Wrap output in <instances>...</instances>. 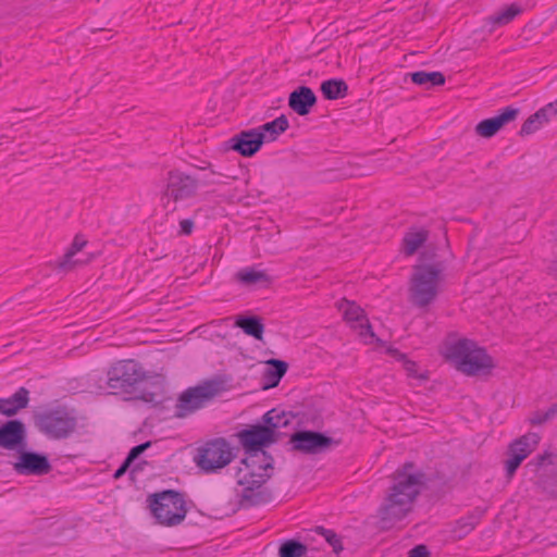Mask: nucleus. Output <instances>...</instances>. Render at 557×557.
Wrapping results in <instances>:
<instances>
[{"mask_svg": "<svg viewBox=\"0 0 557 557\" xmlns=\"http://www.w3.org/2000/svg\"><path fill=\"white\" fill-rule=\"evenodd\" d=\"M393 481L377 510L382 529L392 528L411 511L416 498L428 483V476L413 462L407 461L394 472Z\"/></svg>", "mask_w": 557, "mask_h": 557, "instance_id": "obj_1", "label": "nucleus"}, {"mask_svg": "<svg viewBox=\"0 0 557 557\" xmlns=\"http://www.w3.org/2000/svg\"><path fill=\"white\" fill-rule=\"evenodd\" d=\"M421 260L432 261L431 263H420L413 267L410 280L409 296L410 301L424 308L435 300L438 294V283L445 271V262L434 260L428 251L421 253Z\"/></svg>", "mask_w": 557, "mask_h": 557, "instance_id": "obj_2", "label": "nucleus"}, {"mask_svg": "<svg viewBox=\"0 0 557 557\" xmlns=\"http://www.w3.org/2000/svg\"><path fill=\"white\" fill-rule=\"evenodd\" d=\"M446 359L451 361L458 371L467 375L487 373L494 368L493 359L486 350L467 338L449 345L446 350Z\"/></svg>", "mask_w": 557, "mask_h": 557, "instance_id": "obj_3", "label": "nucleus"}, {"mask_svg": "<svg viewBox=\"0 0 557 557\" xmlns=\"http://www.w3.org/2000/svg\"><path fill=\"white\" fill-rule=\"evenodd\" d=\"M238 438L248 454L247 459L251 460L253 466L257 465L258 469L263 471L273 469V457L264 450L265 447L276 443L272 429H269L263 422L262 424H255L240 431Z\"/></svg>", "mask_w": 557, "mask_h": 557, "instance_id": "obj_4", "label": "nucleus"}, {"mask_svg": "<svg viewBox=\"0 0 557 557\" xmlns=\"http://www.w3.org/2000/svg\"><path fill=\"white\" fill-rule=\"evenodd\" d=\"M147 502L157 522L164 527L181 524L187 513L184 494L174 490H164L148 496Z\"/></svg>", "mask_w": 557, "mask_h": 557, "instance_id": "obj_5", "label": "nucleus"}, {"mask_svg": "<svg viewBox=\"0 0 557 557\" xmlns=\"http://www.w3.org/2000/svg\"><path fill=\"white\" fill-rule=\"evenodd\" d=\"M34 423L49 438L63 440L75 432L77 419L65 406H58L36 412Z\"/></svg>", "mask_w": 557, "mask_h": 557, "instance_id": "obj_6", "label": "nucleus"}, {"mask_svg": "<svg viewBox=\"0 0 557 557\" xmlns=\"http://www.w3.org/2000/svg\"><path fill=\"white\" fill-rule=\"evenodd\" d=\"M222 383L219 381H206L202 384L188 387L177 398L174 416L176 418H186L197 410L206 407L221 392Z\"/></svg>", "mask_w": 557, "mask_h": 557, "instance_id": "obj_7", "label": "nucleus"}, {"mask_svg": "<svg viewBox=\"0 0 557 557\" xmlns=\"http://www.w3.org/2000/svg\"><path fill=\"white\" fill-rule=\"evenodd\" d=\"M243 463H245V469L238 468L235 473L237 484L243 486L240 503L247 506L269 503L272 499V494L267 488H262V485L271 478V474L256 473L253 469H250L248 459H244Z\"/></svg>", "mask_w": 557, "mask_h": 557, "instance_id": "obj_8", "label": "nucleus"}, {"mask_svg": "<svg viewBox=\"0 0 557 557\" xmlns=\"http://www.w3.org/2000/svg\"><path fill=\"white\" fill-rule=\"evenodd\" d=\"M107 384L112 389L132 394L139 389L147 374L140 363L135 360H120L107 372Z\"/></svg>", "mask_w": 557, "mask_h": 557, "instance_id": "obj_9", "label": "nucleus"}, {"mask_svg": "<svg viewBox=\"0 0 557 557\" xmlns=\"http://www.w3.org/2000/svg\"><path fill=\"white\" fill-rule=\"evenodd\" d=\"M194 459L205 472H215L232 461V448L225 438H214L199 447Z\"/></svg>", "mask_w": 557, "mask_h": 557, "instance_id": "obj_10", "label": "nucleus"}, {"mask_svg": "<svg viewBox=\"0 0 557 557\" xmlns=\"http://www.w3.org/2000/svg\"><path fill=\"white\" fill-rule=\"evenodd\" d=\"M525 469L534 473L536 484L548 495L557 498V456L545 451L530 460Z\"/></svg>", "mask_w": 557, "mask_h": 557, "instance_id": "obj_11", "label": "nucleus"}, {"mask_svg": "<svg viewBox=\"0 0 557 557\" xmlns=\"http://www.w3.org/2000/svg\"><path fill=\"white\" fill-rule=\"evenodd\" d=\"M292 449L307 455H317L327 450L335 442L332 437L317 431L300 430L289 437Z\"/></svg>", "mask_w": 557, "mask_h": 557, "instance_id": "obj_12", "label": "nucleus"}, {"mask_svg": "<svg viewBox=\"0 0 557 557\" xmlns=\"http://www.w3.org/2000/svg\"><path fill=\"white\" fill-rule=\"evenodd\" d=\"M198 189V181L178 170L170 171L164 196L175 202L194 197Z\"/></svg>", "mask_w": 557, "mask_h": 557, "instance_id": "obj_13", "label": "nucleus"}, {"mask_svg": "<svg viewBox=\"0 0 557 557\" xmlns=\"http://www.w3.org/2000/svg\"><path fill=\"white\" fill-rule=\"evenodd\" d=\"M52 467L46 455L35 451H21L14 470L23 475H42L51 471Z\"/></svg>", "mask_w": 557, "mask_h": 557, "instance_id": "obj_14", "label": "nucleus"}, {"mask_svg": "<svg viewBox=\"0 0 557 557\" xmlns=\"http://www.w3.org/2000/svg\"><path fill=\"white\" fill-rule=\"evenodd\" d=\"M231 148L240 156L249 158L255 156L263 145V137L258 128L242 131L231 138Z\"/></svg>", "mask_w": 557, "mask_h": 557, "instance_id": "obj_15", "label": "nucleus"}, {"mask_svg": "<svg viewBox=\"0 0 557 557\" xmlns=\"http://www.w3.org/2000/svg\"><path fill=\"white\" fill-rule=\"evenodd\" d=\"M519 112L520 110L517 108L506 107L499 112V114L481 121L475 126V132L483 138H491L505 125L515 121Z\"/></svg>", "mask_w": 557, "mask_h": 557, "instance_id": "obj_16", "label": "nucleus"}, {"mask_svg": "<svg viewBox=\"0 0 557 557\" xmlns=\"http://www.w3.org/2000/svg\"><path fill=\"white\" fill-rule=\"evenodd\" d=\"M318 98L308 86H299L288 96V107L300 116L309 114Z\"/></svg>", "mask_w": 557, "mask_h": 557, "instance_id": "obj_17", "label": "nucleus"}, {"mask_svg": "<svg viewBox=\"0 0 557 557\" xmlns=\"http://www.w3.org/2000/svg\"><path fill=\"white\" fill-rule=\"evenodd\" d=\"M25 425L20 420H9L0 426V447L14 449L25 440Z\"/></svg>", "mask_w": 557, "mask_h": 557, "instance_id": "obj_18", "label": "nucleus"}, {"mask_svg": "<svg viewBox=\"0 0 557 557\" xmlns=\"http://www.w3.org/2000/svg\"><path fill=\"white\" fill-rule=\"evenodd\" d=\"M295 419V414L292 412H286L284 410H280L273 408L267 411L262 416V422L269 426V429L273 430V437L276 438V442L286 433L282 432V429L289 426Z\"/></svg>", "mask_w": 557, "mask_h": 557, "instance_id": "obj_19", "label": "nucleus"}, {"mask_svg": "<svg viewBox=\"0 0 557 557\" xmlns=\"http://www.w3.org/2000/svg\"><path fill=\"white\" fill-rule=\"evenodd\" d=\"M268 368L263 372V389L276 387L288 370L287 362L280 359H269Z\"/></svg>", "mask_w": 557, "mask_h": 557, "instance_id": "obj_20", "label": "nucleus"}, {"mask_svg": "<svg viewBox=\"0 0 557 557\" xmlns=\"http://www.w3.org/2000/svg\"><path fill=\"white\" fill-rule=\"evenodd\" d=\"M28 395L27 388L20 387L11 397L0 398V413L11 417L20 409L26 408L29 401Z\"/></svg>", "mask_w": 557, "mask_h": 557, "instance_id": "obj_21", "label": "nucleus"}, {"mask_svg": "<svg viewBox=\"0 0 557 557\" xmlns=\"http://www.w3.org/2000/svg\"><path fill=\"white\" fill-rule=\"evenodd\" d=\"M289 126L288 119L282 114L278 117L274 119L271 122H267L259 127V134L263 137L264 143H271L278 138L281 134H283Z\"/></svg>", "mask_w": 557, "mask_h": 557, "instance_id": "obj_22", "label": "nucleus"}, {"mask_svg": "<svg viewBox=\"0 0 557 557\" xmlns=\"http://www.w3.org/2000/svg\"><path fill=\"white\" fill-rule=\"evenodd\" d=\"M236 278L245 286H269L272 283V278L265 271L255 268L242 269L236 273Z\"/></svg>", "mask_w": 557, "mask_h": 557, "instance_id": "obj_23", "label": "nucleus"}, {"mask_svg": "<svg viewBox=\"0 0 557 557\" xmlns=\"http://www.w3.org/2000/svg\"><path fill=\"white\" fill-rule=\"evenodd\" d=\"M407 77H409L413 84L424 89H431L445 84V76L441 72L417 71L408 73Z\"/></svg>", "mask_w": 557, "mask_h": 557, "instance_id": "obj_24", "label": "nucleus"}, {"mask_svg": "<svg viewBox=\"0 0 557 557\" xmlns=\"http://www.w3.org/2000/svg\"><path fill=\"white\" fill-rule=\"evenodd\" d=\"M484 511L476 508L472 512H470L468 516L462 517L455 521L454 527L451 529V532L454 533L455 537L462 539L466 535H468L474 527L479 523L483 516Z\"/></svg>", "mask_w": 557, "mask_h": 557, "instance_id": "obj_25", "label": "nucleus"}, {"mask_svg": "<svg viewBox=\"0 0 557 557\" xmlns=\"http://www.w3.org/2000/svg\"><path fill=\"white\" fill-rule=\"evenodd\" d=\"M320 91L326 100L342 99L348 94V85L342 78H331L322 82Z\"/></svg>", "mask_w": 557, "mask_h": 557, "instance_id": "obj_26", "label": "nucleus"}, {"mask_svg": "<svg viewBox=\"0 0 557 557\" xmlns=\"http://www.w3.org/2000/svg\"><path fill=\"white\" fill-rule=\"evenodd\" d=\"M429 231L424 228L412 230L405 234L403 238V251L406 256L414 255L419 248L428 240Z\"/></svg>", "mask_w": 557, "mask_h": 557, "instance_id": "obj_27", "label": "nucleus"}, {"mask_svg": "<svg viewBox=\"0 0 557 557\" xmlns=\"http://www.w3.org/2000/svg\"><path fill=\"white\" fill-rule=\"evenodd\" d=\"M540 441L536 433H528L509 445L507 454L522 455L523 460L532 453Z\"/></svg>", "mask_w": 557, "mask_h": 557, "instance_id": "obj_28", "label": "nucleus"}, {"mask_svg": "<svg viewBox=\"0 0 557 557\" xmlns=\"http://www.w3.org/2000/svg\"><path fill=\"white\" fill-rule=\"evenodd\" d=\"M236 326L243 330V332L256 339H262L264 325L261 318L257 315H244L236 320Z\"/></svg>", "mask_w": 557, "mask_h": 557, "instance_id": "obj_29", "label": "nucleus"}, {"mask_svg": "<svg viewBox=\"0 0 557 557\" xmlns=\"http://www.w3.org/2000/svg\"><path fill=\"white\" fill-rule=\"evenodd\" d=\"M86 243L87 242L85 239L81 238L79 236H76L71 247L63 255L62 259L58 262V268L65 272L72 270L74 265L78 263V260H73V257L83 249Z\"/></svg>", "mask_w": 557, "mask_h": 557, "instance_id": "obj_30", "label": "nucleus"}, {"mask_svg": "<svg viewBox=\"0 0 557 557\" xmlns=\"http://www.w3.org/2000/svg\"><path fill=\"white\" fill-rule=\"evenodd\" d=\"M338 309L343 312L344 320L347 322H360L366 318L364 310L355 301L346 298L339 300Z\"/></svg>", "mask_w": 557, "mask_h": 557, "instance_id": "obj_31", "label": "nucleus"}, {"mask_svg": "<svg viewBox=\"0 0 557 557\" xmlns=\"http://www.w3.org/2000/svg\"><path fill=\"white\" fill-rule=\"evenodd\" d=\"M521 8L515 3L504 10L496 12L487 17V22L494 26H504L509 24L517 15L521 13Z\"/></svg>", "mask_w": 557, "mask_h": 557, "instance_id": "obj_32", "label": "nucleus"}, {"mask_svg": "<svg viewBox=\"0 0 557 557\" xmlns=\"http://www.w3.org/2000/svg\"><path fill=\"white\" fill-rule=\"evenodd\" d=\"M307 545L298 540L292 539L283 542L278 547L280 557H302L307 554Z\"/></svg>", "mask_w": 557, "mask_h": 557, "instance_id": "obj_33", "label": "nucleus"}, {"mask_svg": "<svg viewBox=\"0 0 557 557\" xmlns=\"http://www.w3.org/2000/svg\"><path fill=\"white\" fill-rule=\"evenodd\" d=\"M314 532L325 539L336 555H338L344 549L341 536L337 535L333 530L325 529L323 527H315Z\"/></svg>", "mask_w": 557, "mask_h": 557, "instance_id": "obj_34", "label": "nucleus"}, {"mask_svg": "<svg viewBox=\"0 0 557 557\" xmlns=\"http://www.w3.org/2000/svg\"><path fill=\"white\" fill-rule=\"evenodd\" d=\"M557 115V101L550 102L546 104L545 107L537 110L534 114H532V117L536 120V123L541 126L545 123L549 122L554 116Z\"/></svg>", "mask_w": 557, "mask_h": 557, "instance_id": "obj_35", "label": "nucleus"}, {"mask_svg": "<svg viewBox=\"0 0 557 557\" xmlns=\"http://www.w3.org/2000/svg\"><path fill=\"white\" fill-rule=\"evenodd\" d=\"M557 414V404H554L549 409L544 412L536 411L530 417L529 421L532 425L543 424Z\"/></svg>", "mask_w": 557, "mask_h": 557, "instance_id": "obj_36", "label": "nucleus"}, {"mask_svg": "<svg viewBox=\"0 0 557 557\" xmlns=\"http://www.w3.org/2000/svg\"><path fill=\"white\" fill-rule=\"evenodd\" d=\"M522 461V455L508 454V459L505 461L506 475L508 479L513 476Z\"/></svg>", "mask_w": 557, "mask_h": 557, "instance_id": "obj_37", "label": "nucleus"}, {"mask_svg": "<svg viewBox=\"0 0 557 557\" xmlns=\"http://www.w3.org/2000/svg\"><path fill=\"white\" fill-rule=\"evenodd\" d=\"M151 446V442H145L131 448L126 456V460L134 462L141 454H144Z\"/></svg>", "mask_w": 557, "mask_h": 557, "instance_id": "obj_38", "label": "nucleus"}, {"mask_svg": "<svg viewBox=\"0 0 557 557\" xmlns=\"http://www.w3.org/2000/svg\"><path fill=\"white\" fill-rule=\"evenodd\" d=\"M540 127H541V125L536 123V120H534V117H532V115H530L522 124V126L519 131V135L520 136L531 135L534 132H536Z\"/></svg>", "mask_w": 557, "mask_h": 557, "instance_id": "obj_39", "label": "nucleus"}, {"mask_svg": "<svg viewBox=\"0 0 557 557\" xmlns=\"http://www.w3.org/2000/svg\"><path fill=\"white\" fill-rule=\"evenodd\" d=\"M358 329H359V336L367 339L368 337L370 338H375V334L372 330V326L369 322V320L367 319V317L363 319V321H360L358 322Z\"/></svg>", "mask_w": 557, "mask_h": 557, "instance_id": "obj_40", "label": "nucleus"}, {"mask_svg": "<svg viewBox=\"0 0 557 557\" xmlns=\"http://www.w3.org/2000/svg\"><path fill=\"white\" fill-rule=\"evenodd\" d=\"M430 555L429 548L423 544L414 546L408 553V557H430Z\"/></svg>", "mask_w": 557, "mask_h": 557, "instance_id": "obj_41", "label": "nucleus"}, {"mask_svg": "<svg viewBox=\"0 0 557 557\" xmlns=\"http://www.w3.org/2000/svg\"><path fill=\"white\" fill-rule=\"evenodd\" d=\"M405 370L407 371V373L410 375V376H413V377H419L421 380H426V376L425 375H418L417 374V363L411 361V360H405Z\"/></svg>", "mask_w": 557, "mask_h": 557, "instance_id": "obj_42", "label": "nucleus"}, {"mask_svg": "<svg viewBox=\"0 0 557 557\" xmlns=\"http://www.w3.org/2000/svg\"><path fill=\"white\" fill-rule=\"evenodd\" d=\"M180 234L181 235H190L194 230V221L190 219H185L180 222Z\"/></svg>", "mask_w": 557, "mask_h": 557, "instance_id": "obj_43", "label": "nucleus"}, {"mask_svg": "<svg viewBox=\"0 0 557 557\" xmlns=\"http://www.w3.org/2000/svg\"><path fill=\"white\" fill-rule=\"evenodd\" d=\"M131 465H132V462H129L128 460L124 459L122 465L115 470V472L113 474V478L114 479H120L121 476H123L125 474V472L128 470V468L131 467Z\"/></svg>", "mask_w": 557, "mask_h": 557, "instance_id": "obj_44", "label": "nucleus"}, {"mask_svg": "<svg viewBox=\"0 0 557 557\" xmlns=\"http://www.w3.org/2000/svg\"><path fill=\"white\" fill-rule=\"evenodd\" d=\"M138 398L143 399L146 403H152L154 401V394L153 393H143Z\"/></svg>", "mask_w": 557, "mask_h": 557, "instance_id": "obj_45", "label": "nucleus"}, {"mask_svg": "<svg viewBox=\"0 0 557 557\" xmlns=\"http://www.w3.org/2000/svg\"><path fill=\"white\" fill-rule=\"evenodd\" d=\"M195 166L199 170H206L211 169V163L207 161H201L199 164H196Z\"/></svg>", "mask_w": 557, "mask_h": 557, "instance_id": "obj_46", "label": "nucleus"}, {"mask_svg": "<svg viewBox=\"0 0 557 557\" xmlns=\"http://www.w3.org/2000/svg\"><path fill=\"white\" fill-rule=\"evenodd\" d=\"M392 355L399 358V359H405V355H403L401 352H399L397 349H394V350H391Z\"/></svg>", "mask_w": 557, "mask_h": 557, "instance_id": "obj_47", "label": "nucleus"}, {"mask_svg": "<svg viewBox=\"0 0 557 557\" xmlns=\"http://www.w3.org/2000/svg\"><path fill=\"white\" fill-rule=\"evenodd\" d=\"M211 173H212V174H219V175H221V173H219V172H216V171H214V170H211Z\"/></svg>", "mask_w": 557, "mask_h": 557, "instance_id": "obj_48", "label": "nucleus"}]
</instances>
